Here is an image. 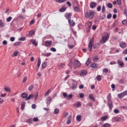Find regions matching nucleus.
Segmentation results:
<instances>
[{"label": "nucleus", "mask_w": 127, "mask_h": 127, "mask_svg": "<svg viewBox=\"0 0 127 127\" xmlns=\"http://www.w3.org/2000/svg\"><path fill=\"white\" fill-rule=\"evenodd\" d=\"M108 106L109 108V111L112 112L114 105L113 104V101H112V95L109 93L107 96Z\"/></svg>", "instance_id": "1"}, {"label": "nucleus", "mask_w": 127, "mask_h": 127, "mask_svg": "<svg viewBox=\"0 0 127 127\" xmlns=\"http://www.w3.org/2000/svg\"><path fill=\"white\" fill-rule=\"evenodd\" d=\"M95 15V12L94 11H86L85 13V16L86 18H90L92 19Z\"/></svg>", "instance_id": "2"}, {"label": "nucleus", "mask_w": 127, "mask_h": 127, "mask_svg": "<svg viewBox=\"0 0 127 127\" xmlns=\"http://www.w3.org/2000/svg\"><path fill=\"white\" fill-rule=\"evenodd\" d=\"M94 43V37H92L91 40H90L88 46V50H89V52H91L93 49V44Z\"/></svg>", "instance_id": "3"}, {"label": "nucleus", "mask_w": 127, "mask_h": 127, "mask_svg": "<svg viewBox=\"0 0 127 127\" xmlns=\"http://www.w3.org/2000/svg\"><path fill=\"white\" fill-rule=\"evenodd\" d=\"M109 37L110 35H107L105 36H103L102 37V39L100 41V43L101 44H104V43H106V42H107L108 40H109Z\"/></svg>", "instance_id": "4"}, {"label": "nucleus", "mask_w": 127, "mask_h": 127, "mask_svg": "<svg viewBox=\"0 0 127 127\" xmlns=\"http://www.w3.org/2000/svg\"><path fill=\"white\" fill-rule=\"evenodd\" d=\"M72 17V13H65L64 14V17H65L66 19H67L68 21L70 22V20H71V17Z\"/></svg>", "instance_id": "5"}, {"label": "nucleus", "mask_w": 127, "mask_h": 127, "mask_svg": "<svg viewBox=\"0 0 127 127\" xmlns=\"http://www.w3.org/2000/svg\"><path fill=\"white\" fill-rule=\"evenodd\" d=\"M127 90H126L125 91H124L123 92L119 94L118 95V97L119 98V99H123L124 98V97H125V96H127Z\"/></svg>", "instance_id": "6"}, {"label": "nucleus", "mask_w": 127, "mask_h": 127, "mask_svg": "<svg viewBox=\"0 0 127 127\" xmlns=\"http://www.w3.org/2000/svg\"><path fill=\"white\" fill-rule=\"evenodd\" d=\"M41 64V59L40 58H39L38 59L37 65L36 67V72H38V69H39V67H40V64Z\"/></svg>", "instance_id": "7"}, {"label": "nucleus", "mask_w": 127, "mask_h": 127, "mask_svg": "<svg viewBox=\"0 0 127 127\" xmlns=\"http://www.w3.org/2000/svg\"><path fill=\"white\" fill-rule=\"evenodd\" d=\"M74 66L75 68H79V67H80L81 66V63H80V62L79 61L76 60L74 62Z\"/></svg>", "instance_id": "8"}, {"label": "nucleus", "mask_w": 127, "mask_h": 127, "mask_svg": "<svg viewBox=\"0 0 127 127\" xmlns=\"http://www.w3.org/2000/svg\"><path fill=\"white\" fill-rule=\"evenodd\" d=\"M117 64L119 66H120V67H121V68H123V67L125 66V63H124V62H123L121 60H117Z\"/></svg>", "instance_id": "9"}, {"label": "nucleus", "mask_w": 127, "mask_h": 127, "mask_svg": "<svg viewBox=\"0 0 127 127\" xmlns=\"http://www.w3.org/2000/svg\"><path fill=\"white\" fill-rule=\"evenodd\" d=\"M101 46V44L99 43H96L95 44H94L92 46L93 49H98Z\"/></svg>", "instance_id": "10"}, {"label": "nucleus", "mask_w": 127, "mask_h": 127, "mask_svg": "<svg viewBox=\"0 0 127 127\" xmlns=\"http://www.w3.org/2000/svg\"><path fill=\"white\" fill-rule=\"evenodd\" d=\"M52 44V41H46L45 42V46L48 47V46H51Z\"/></svg>", "instance_id": "11"}, {"label": "nucleus", "mask_w": 127, "mask_h": 127, "mask_svg": "<svg viewBox=\"0 0 127 127\" xmlns=\"http://www.w3.org/2000/svg\"><path fill=\"white\" fill-rule=\"evenodd\" d=\"M120 46L121 48H126L127 47V43L125 42H121L120 43Z\"/></svg>", "instance_id": "12"}, {"label": "nucleus", "mask_w": 127, "mask_h": 127, "mask_svg": "<svg viewBox=\"0 0 127 127\" xmlns=\"http://www.w3.org/2000/svg\"><path fill=\"white\" fill-rule=\"evenodd\" d=\"M68 24L69 25V26H72V27H73V26H75V21H74V20H70V22L69 21H68Z\"/></svg>", "instance_id": "13"}, {"label": "nucleus", "mask_w": 127, "mask_h": 127, "mask_svg": "<svg viewBox=\"0 0 127 127\" xmlns=\"http://www.w3.org/2000/svg\"><path fill=\"white\" fill-rule=\"evenodd\" d=\"M97 6V3L95 2H91L90 3V8H94Z\"/></svg>", "instance_id": "14"}, {"label": "nucleus", "mask_w": 127, "mask_h": 127, "mask_svg": "<svg viewBox=\"0 0 127 127\" xmlns=\"http://www.w3.org/2000/svg\"><path fill=\"white\" fill-rule=\"evenodd\" d=\"M90 67L91 68H98L99 67V64L97 63H93L90 64Z\"/></svg>", "instance_id": "15"}, {"label": "nucleus", "mask_w": 127, "mask_h": 127, "mask_svg": "<svg viewBox=\"0 0 127 127\" xmlns=\"http://www.w3.org/2000/svg\"><path fill=\"white\" fill-rule=\"evenodd\" d=\"M88 74L87 70L83 69L81 70V73H80V76H86Z\"/></svg>", "instance_id": "16"}, {"label": "nucleus", "mask_w": 127, "mask_h": 127, "mask_svg": "<svg viewBox=\"0 0 127 127\" xmlns=\"http://www.w3.org/2000/svg\"><path fill=\"white\" fill-rule=\"evenodd\" d=\"M46 103H47V105H50L51 103V101H52V99L51 98V97L49 96L48 97V98H47L46 99Z\"/></svg>", "instance_id": "17"}, {"label": "nucleus", "mask_w": 127, "mask_h": 127, "mask_svg": "<svg viewBox=\"0 0 127 127\" xmlns=\"http://www.w3.org/2000/svg\"><path fill=\"white\" fill-rule=\"evenodd\" d=\"M64 6H65V5H64L59 10L60 12H64V11H66V9H67V7H64Z\"/></svg>", "instance_id": "18"}, {"label": "nucleus", "mask_w": 127, "mask_h": 127, "mask_svg": "<svg viewBox=\"0 0 127 127\" xmlns=\"http://www.w3.org/2000/svg\"><path fill=\"white\" fill-rule=\"evenodd\" d=\"M89 99H90V100H91V101H93V102H95L96 101V98L94 97V95H93V94H90L89 95Z\"/></svg>", "instance_id": "19"}, {"label": "nucleus", "mask_w": 127, "mask_h": 127, "mask_svg": "<svg viewBox=\"0 0 127 127\" xmlns=\"http://www.w3.org/2000/svg\"><path fill=\"white\" fill-rule=\"evenodd\" d=\"M42 56H44L46 57H49V56H51V53H44L42 54Z\"/></svg>", "instance_id": "20"}, {"label": "nucleus", "mask_w": 127, "mask_h": 127, "mask_svg": "<svg viewBox=\"0 0 127 127\" xmlns=\"http://www.w3.org/2000/svg\"><path fill=\"white\" fill-rule=\"evenodd\" d=\"M28 96V94H27L26 93H23L21 94V97L23 99H27V97Z\"/></svg>", "instance_id": "21"}, {"label": "nucleus", "mask_w": 127, "mask_h": 127, "mask_svg": "<svg viewBox=\"0 0 127 127\" xmlns=\"http://www.w3.org/2000/svg\"><path fill=\"white\" fill-rule=\"evenodd\" d=\"M35 34V31H33V30H32L29 32L28 35L29 36H32V35H34Z\"/></svg>", "instance_id": "22"}, {"label": "nucleus", "mask_w": 127, "mask_h": 127, "mask_svg": "<svg viewBox=\"0 0 127 127\" xmlns=\"http://www.w3.org/2000/svg\"><path fill=\"white\" fill-rule=\"evenodd\" d=\"M34 97V96L33 94H30L27 97V98L25 99V101H28V100H30V99H33Z\"/></svg>", "instance_id": "23"}, {"label": "nucleus", "mask_w": 127, "mask_h": 127, "mask_svg": "<svg viewBox=\"0 0 127 127\" xmlns=\"http://www.w3.org/2000/svg\"><path fill=\"white\" fill-rule=\"evenodd\" d=\"M34 88V85L33 84H31L29 88H28V91H30V92H31L32 91V89Z\"/></svg>", "instance_id": "24"}, {"label": "nucleus", "mask_w": 127, "mask_h": 127, "mask_svg": "<svg viewBox=\"0 0 127 127\" xmlns=\"http://www.w3.org/2000/svg\"><path fill=\"white\" fill-rule=\"evenodd\" d=\"M31 42H32V44L33 45H35V46H37V45H38V44L37 43V42H36V41L32 39L30 40Z\"/></svg>", "instance_id": "25"}, {"label": "nucleus", "mask_w": 127, "mask_h": 127, "mask_svg": "<svg viewBox=\"0 0 127 127\" xmlns=\"http://www.w3.org/2000/svg\"><path fill=\"white\" fill-rule=\"evenodd\" d=\"M76 120H77L78 122H81L82 120V116L80 115H78L76 116Z\"/></svg>", "instance_id": "26"}, {"label": "nucleus", "mask_w": 127, "mask_h": 127, "mask_svg": "<svg viewBox=\"0 0 127 127\" xmlns=\"http://www.w3.org/2000/svg\"><path fill=\"white\" fill-rule=\"evenodd\" d=\"M24 108H25V102H21V110H24Z\"/></svg>", "instance_id": "27"}, {"label": "nucleus", "mask_w": 127, "mask_h": 127, "mask_svg": "<svg viewBox=\"0 0 127 127\" xmlns=\"http://www.w3.org/2000/svg\"><path fill=\"white\" fill-rule=\"evenodd\" d=\"M119 21L118 20H116L115 21L114 23L112 24V27H115V26H117L118 24H119Z\"/></svg>", "instance_id": "28"}, {"label": "nucleus", "mask_w": 127, "mask_h": 127, "mask_svg": "<svg viewBox=\"0 0 127 127\" xmlns=\"http://www.w3.org/2000/svg\"><path fill=\"white\" fill-rule=\"evenodd\" d=\"M42 67L44 69L46 68V67H47V62H44L42 64Z\"/></svg>", "instance_id": "29"}, {"label": "nucleus", "mask_w": 127, "mask_h": 127, "mask_svg": "<svg viewBox=\"0 0 127 127\" xmlns=\"http://www.w3.org/2000/svg\"><path fill=\"white\" fill-rule=\"evenodd\" d=\"M26 122L28 124H32V122H33V120H32V118H29V119H27Z\"/></svg>", "instance_id": "30"}, {"label": "nucleus", "mask_w": 127, "mask_h": 127, "mask_svg": "<svg viewBox=\"0 0 127 127\" xmlns=\"http://www.w3.org/2000/svg\"><path fill=\"white\" fill-rule=\"evenodd\" d=\"M107 119H108V117L107 116H105L101 118V121L104 122L107 120Z\"/></svg>", "instance_id": "31"}, {"label": "nucleus", "mask_w": 127, "mask_h": 127, "mask_svg": "<svg viewBox=\"0 0 127 127\" xmlns=\"http://www.w3.org/2000/svg\"><path fill=\"white\" fill-rule=\"evenodd\" d=\"M74 11H75L76 12H79V11H80V8H79L78 6L74 7Z\"/></svg>", "instance_id": "32"}, {"label": "nucleus", "mask_w": 127, "mask_h": 127, "mask_svg": "<svg viewBox=\"0 0 127 127\" xmlns=\"http://www.w3.org/2000/svg\"><path fill=\"white\" fill-rule=\"evenodd\" d=\"M103 127H112V125L111 124L105 123L104 125H103Z\"/></svg>", "instance_id": "33"}, {"label": "nucleus", "mask_w": 127, "mask_h": 127, "mask_svg": "<svg viewBox=\"0 0 127 127\" xmlns=\"http://www.w3.org/2000/svg\"><path fill=\"white\" fill-rule=\"evenodd\" d=\"M71 116H69L66 121L67 125H70V124H71Z\"/></svg>", "instance_id": "34"}, {"label": "nucleus", "mask_w": 127, "mask_h": 127, "mask_svg": "<svg viewBox=\"0 0 127 127\" xmlns=\"http://www.w3.org/2000/svg\"><path fill=\"white\" fill-rule=\"evenodd\" d=\"M72 98H73V95L72 94H69L66 97L67 100H71V99H72Z\"/></svg>", "instance_id": "35"}, {"label": "nucleus", "mask_w": 127, "mask_h": 127, "mask_svg": "<svg viewBox=\"0 0 127 127\" xmlns=\"http://www.w3.org/2000/svg\"><path fill=\"white\" fill-rule=\"evenodd\" d=\"M72 65H73V60L70 59L68 64V66H69L70 68H71Z\"/></svg>", "instance_id": "36"}, {"label": "nucleus", "mask_w": 127, "mask_h": 127, "mask_svg": "<svg viewBox=\"0 0 127 127\" xmlns=\"http://www.w3.org/2000/svg\"><path fill=\"white\" fill-rule=\"evenodd\" d=\"M90 63H91V60H90V59L88 58L85 63V64L86 65V66H88V65H90Z\"/></svg>", "instance_id": "37"}, {"label": "nucleus", "mask_w": 127, "mask_h": 127, "mask_svg": "<svg viewBox=\"0 0 127 127\" xmlns=\"http://www.w3.org/2000/svg\"><path fill=\"white\" fill-rule=\"evenodd\" d=\"M107 6L108 8H113V4L111 3H108L107 4Z\"/></svg>", "instance_id": "38"}, {"label": "nucleus", "mask_w": 127, "mask_h": 127, "mask_svg": "<svg viewBox=\"0 0 127 127\" xmlns=\"http://www.w3.org/2000/svg\"><path fill=\"white\" fill-rule=\"evenodd\" d=\"M67 0H56V2H58L59 3H62V2H64V1H66Z\"/></svg>", "instance_id": "39"}, {"label": "nucleus", "mask_w": 127, "mask_h": 127, "mask_svg": "<svg viewBox=\"0 0 127 127\" xmlns=\"http://www.w3.org/2000/svg\"><path fill=\"white\" fill-rule=\"evenodd\" d=\"M4 27V23L2 22V20H0V27Z\"/></svg>", "instance_id": "40"}, {"label": "nucleus", "mask_w": 127, "mask_h": 127, "mask_svg": "<svg viewBox=\"0 0 127 127\" xmlns=\"http://www.w3.org/2000/svg\"><path fill=\"white\" fill-rule=\"evenodd\" d=\"M71 88H72V90H74V89H76V88H77V84L72 83V86L71 87Z\"/></svg>", "instance_id": "41"}, {"label": "nucleus", "mask_w": 127, "mask_h": 127, "mask_svg": "<svg viewBox=\"0 0 127 127\" xmlns=\"http://www.w3.org/2000/svg\"><path fill=\"white\" fill-rule=\"evenodd\" d=\"M35 22V19H32L30 22L29 25H32L33 24H34Z\"/></svg>", "instance_id": "42"}, {"label": "nucleus", "mask_w": 127, "mask_h": 127, "mask_svg": "<svg viewBox=\"0 0 127 127\" xmlns=\"http://www.w3.org/2000/svg\"><path fill=\"white\" fill-rule=\"evenodd\" d=\"M19 53V52L16 51L14 53H13V55H12V57H16L17 55H18V54Z\"/></svg>", "instance_id": "43"}, {"label": "nucleus", "mask_w": 127, "mask_h": 127, "mask_svg": "<svg viewBox=\"0 0 127 127\" xmlns=\"http://www.w3.org/2000/svg\"><path fill=\"white\" fill-rule=\"evenodd\" d=\"M68 47V48H69V49H73V48H74V45L72 44V45H70L69 44H67Z\"/></svg>", "instance_id": "44"}, {"label": "nucleus", "mask_w": 127, "mask_h": 127, "mask_svg": "<svg viewBox=\"0 0 127 127\" xmlns=\"http://www.w3.org/2000/svg\"><path fill=\"white\" fill-rule=\"evenodd\" d=\"M18 18H19V19H21V20H24V19L25 18L24 16L22 15H19Z\"/></svg>", "instance_id": "45"}, {"label": "nucleus", "mask_w": 127, "mask_h": 127, "mask_svg": "<svg viewBox=\"0 0 127 127\" xmlns=\"http://www.w3.org/2000/svg\"><path fill=\"white\" fill-rule=\"evenodd\" d=\"M4 90H5V91H6V92H8V93H10V88H9L8 87H5Z\"/></svg>", "instance_id": "46"}, {"label": "nucleus", "mask_w": 127, "mask_h": 127, "mask_svg": "<svg viewBox=\"0 0 127 127\" xmlns=\"http://www.w3.org/2000/svg\"><path fill=\"white\" fill-rule=\"evenodd\" d=\"M26 40V38L25 37H23L21 38H19V40L20 41H25Z\"/></svg>", "instance_id": "47"}, {"label": "nucleus", "mask_w": 127, "mask_h": 127, "mask_svg": "<svg viewBox=\"0 0 127 127\" xmlns=\"http://www.w3.org/2000/svg\"><path fill=\"white\" fill-rule=\"evenodd\" d=\"M102 12L103 13H105V12H106V7H105V5H104L102 6Z\"/></svg>", "instance_id": "48"}, {"label": "nucleus", "mask_w": 127, "mask_h": 127, "mask_svg": "<svg viewBox=\"0 0 127 127\" xmlns=\"http://www.w3.org/2000/svg\"><path fill=\"white\" fill-rule=\"evenodd\" d=\"M21 42H16L14 43V46H17V45H20Z\"/></svg>", "instance_id": "49"}, {"label": "nucleus", "mask_w": 127, "mask_h": 127, "mask_svg": "<svg viewBox=\"0 0 127 127\" xmlns=\"http://www.w3.org/2000/svg\"><path fill=\"white\" fill-rule=\"evenodd\" d=\"M96 79L97 81H101V80H102V76L101 75H97Z\"/></svg>", "instance_id": "50"}, {"label": "nucleus", "mask_w": 127, "mask_h": 127, "mask_svg": "<svg viewBox=\"0 0 127 127\" xmlns=\"http://www.w3.org/2000/svg\"><path fill=\"white\" fill-rule=\"evenodd\" d=\"M12 19V17L11 16H9L6 18V20L7 22H9V21H10V20H11Z\"/></svg>", "instance_id": "51"}, {"label": "nucleus", "mask_w": 127, "mask_h": 127, "mask_svg": "<svg viewBox=\"0 0 127 127\" xmlns=\"http://www.w3.org/2000/svg\"><path fill=\"white\" fill-rule=\"evenodd\" d=\"M122 24H124V25H127V20L125 19L122 21Z\"/></svg>", "instance_id": "52"}, {"label": "nucleus", "mask_w": 127, "mask_h": 127, "mask_svg": "<svg viewBox=\"0 0 127 127\" xmlns=\"http://www.w3.org/2000/svg\"><path fill=\"white\" fill-rule=\"evenodd\" d=\"M54 114L55 115H56L57 114H59V109H55V110H54Z\"/></svg>", "instance_id": "53"}, {"label": "nucleus", "mask_w": 127, "mask_h": 127, "mask_svg": "<svg viewBox=\"0 0 127 127\" xmlns=\"http://www.w3.org/2000/svg\"><path fill=\"white\" fill-rule=\"evenodd\" d=\"M88 28L91 29V27H92V22L89 21V23L88 24Z\"/></svg>", "instance_id": "54"}, {"label": "nucleus", "mask_w": 127, "mask_h": 127, "mask_svg": "<svg viewBox=\"0 0 127 127\" xmlns=\"http://www.w3.org/2000/svg\"><path fill=\"white\" fill-rule=\"evenodd\" d=\"M115 120L116 122H121V118H120V117H116L115 118Z\"/></svg>", "instance_id": "55"}, {"label": "nucleus", "mask_w": 127, "mask_h": 127, "mask_svg": "<svg viewBox=\"0 0 127 127\" xmlns=\"http://www.w3.org/2000/svg\"><path fill=\"white\" fill-rule=\"evenodd\" d=\"M114 113L115 114H119V113H120V110H119V109H115L114 110Z\"/></svg>", "instance_id": "56"}, {"label": "nucleus", "mask_w": 127, "mask_h": 127, "mask_svg": "<svg viewBox=\"0 0 127 127\" xmlns=\"http://www.w3.org/2000/svg\"><path fill=\"white\" fill-rule=\"evenodd\" d=\"M107 18L108 19H110L112 18V14L109 13V14L107 15Z\"/></svg>", "instance_id": "57"}, {"label": "nucleus", "mask_w": 127, "mask_h": 127, "mask_svg": "<svg viewBox=\"0 0 127 127\" xmlns=\"http://www.w3.org/2000/svg\"><path fill=\"white\" fill-rule=\"evenodd\" d=\"M111 88H112V91H115V89L116 88V85L114 84H112L111 85Z\"/></svg>", "instance_id": "58"}, {"label": "nucleus", "mask_w": 127, "mask_h": 127, "mask_svg": "<svg viewBox=\"0 0 127 127\" xmlns=\"http://www.w3.org/2000/svg\"><path fill=\"white\" fill-rule=\"evenodd\" d=\"M98 60H99V57L98 56H96L94 57V59H93V61H98Z\"/></svg>", "instance_id": "59"}, {"label": "nucleus", "mask_w": 127, "mask_h": 127, "mask_svg": "<svg viewBox=\"0 0 127 127\" xmlns=\"http://www.w3.org/2000/svg\"><path fill=\"white\" fill-rule=\"evenodd\" d=\"M103 71L104 72V73H108L109 72V69L108 68H104L103 69Z\"/></svg>", "instance_id": "60"}, {"label": "nucleus", "mask_w": 127, "mask_h": 127, "mask_svg": "<svg viewBox=\"0 0 127 127\" xmlns=\"http://www.w3.org/2000/svg\"><path fill=\"white\" fill-rule=\"evenodd\" d=\"M38 121H39V120L38 119V118L37 117H36V118H34L33 119V122H38Z\"/></svg>", "instance_id": "61"}, {"label": "nucleus", "mask_w": 127, "mask_h": 127, "mask_svg": "<svg viewBox=\"0 0 127 127\" xmlns=\"http://www.w3.org/2000/svg\"><path fill=\"white\" fill-rule=\"evenodd\" d=\"M50 50L53 52H56V49L55 48H52L50 49Z\"/></svg>", "instance_id": "62"}, {"label": "nucleus", "mask_w": 127, "mask_h": 127, "mask_svg": "<svg viewBox=\"0 0 127 127\" xmlns=\"http://www.w3.org/2000/svg\"><path fill=\"white\" fill-rule=\"evenodd\" d=\"M105 18H106V14H104L103 15L100 16L101 19H104Z\"/></svg>", "instance_id": "63"}, {"label": "nucleus", "mask_w": 127, "mask_h": 127, "mask_svg": "<svg viewBox=\"0 0 127 127\" xmlns=\"http://www.w3.org/2000/svg\"><path fill=\"white\" fill-rule=\"evenodd\" d=\"M123 54H127V48L123 52Z\"/></svg>", "instance_id": "64"}]
</instances>
